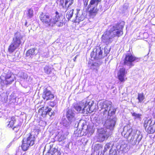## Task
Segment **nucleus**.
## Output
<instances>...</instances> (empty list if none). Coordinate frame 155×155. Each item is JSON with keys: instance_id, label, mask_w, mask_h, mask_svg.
Returning a JSON list of instances; mask_svg holds the SVG:
<instances>
[{"instance_id": "f257e3e1", "label": "nucleus", "mask_w": 155, "mask_h": 155, "mask_svg": "<svg viewBox=\"0 0 155 155\" xmlns=\"http://www.w3.org/2000/svg\"><path fill=\"white\" fill-rule=\"evenodd\" d=\"M112 102L109 101H106L100 103V106L103 111V114L105 117L107 116V119L105 122L104 125L107 129L113 130L115 127L117 118L116 117H111L115 114L116 108L112 106Z\"/></svg>"}, {"instance_id": "f03ea898", "label": "nucleus", "mask_w": 155, "mask_h": 155, "mask_svg": "<svg viewBox=\"0 0 155 155\" xmlns=\"http://www.w3.org/2000/svg\"><path fill=\"white\" fill-rule=\"evenodd\" d=\"M124 25V21H121L110 26L108 30L106 31L102 35V41L108 45L113 41V38L117 36L119 37L122 35L123 33V29Z\"/></svg>"}, {"instance_id": "7ed1b4c3", "label": "nucleus", "mask_w": 155, "mask_h": 155, "mask_svg": "<svg viewBox=\"0 0 155 155\" xmlns=\"http://www.w3.org/2000/svg\"><path fill=\"white\" fill-rule=\"evenodd\" d=\"M39 18L43 23L46 24L48 27H53L56 26L61 27L64 24V17L62 14L57 11L51 15L42 13L40 15Z\"/></svg>"}, {"instance_id": "20e7f679", "label": "nucleus", "mask_w": 155, "mask_h": 155, "mask_svg": "<svg viewBox=\"0 0 155 155\" xmlns=\"http://www.w3.org/2000/svg\"><path fill=\"white\" fill-rule=\"evenodd\" d=\"M73 107L79 113L87 114L96 111V105L93 101L83 100L79 104H74Z\"/></svg>"}, {"instance_id": "39448f33", "label": "nucleus", "mask_w": 155, "mask_h": 155, "mask_svg": "<svg viewBox=\"0 0 155 155\" xmlns=\"http://www.w3.org/2000/svg\"><path fill=\"white\" fill-rule=\"evenodd\" d=\"M122 134H124V137L130 138V143L133 145L138 144L142 138L139 131L133 130L129 127H125Z\"/></svg>"}, {"instance_id": "423d86ee", "label": "nucleus", "mask_w": 155, "mask_h": 155, "mask_svg": "<svg viewBox=\"0 0 155 155\" xmlns=\"http://www.w3.org/2000/svg\"><path fill=\"white\" fill-rule=\"evenodd\" d=\"M23 37L24 36L19 32H17L15 33L12 41L8 48L9 52L12 53L20 45H22L24 42V41L22 42Z\"/></svg>"}, {"instance_id": "0eeeda50", "label": "nucleus", "mask_w": 155, "mask_h": 155, "mask_svg": "<svg viewBox=\"0 0 155 155\" xmlns=\"http://www.w3.org/2000/svg\"><path fill=\"white\" fill-rule=\"evenodd\" d=\"M101 0H83L84 7H87L89 10L91 16H94L98 10V5Z\"/></svg>"}, {"instance_id": "6e6552de", "label": "nucleus", "mask_w": 155, "mask_h": 155, "mask_svg": "<svg viewBox=\"0 0 155 155\" xmlns=\"http://www.w3.org/2000/svg\"><path fill=\"white\" fill-rule=\"evenodd\" d=\"M35 138L34 135L30 133L27 134L22 140L21 148L24 151L27 150L29 146H32L35 144Z\"/></svg>"}, {"instance_id": "1a4fd4ad", "label": "nucleus", "mask_w": 155, "mask_h": 155, "mask_svg": "<svg viewBox=\"0 0 155 155\" xmlns=\"http://www.w3.org/2000/svg\"><path fill=\"white\" fill-rule=\"evenodd\" d=\"M103 50V48L98 46L96 47L91 54V60H98L105 57Z\"/></svg>"}, {"instance_id": "9d476101", "label": "nucleus", "mask_w": 155, "mask_h": 155, "mask_svg": "<svg viewBox=\"0 0 155 155\" xmlns=\"http://www.w3.org/2000/svg\"><path fill=\"white\" fill-rule=\"evenodd\" d=\"M98 134L96 136L97 140L101 142L107 139L111 134V132H108L106 129L101 128L98 130Z\"/></svg>"}, {"instance_id": "9b49d317", "label": "nucleus", "mask_w": 155, "mask_h": 155, "mask_svg": "<svg viewBox=\"0 0 155 155\" xmlns=\"http://www.w3.org/2000/svg\"><path fill=\"white\" fill-rule=\"evenodd\" d=\"M140 58L135 57L131 54H127L124 59V64L131 67L134 66V63L138 62Z\"/></svg>"}, {"instance_id": "f8f14e48", "label": "nucleus", "mask_w": 155, "mask_h": 155, "mask_svg": "<svg viewBox=\"0 0 155 155\" xmlns=\"http://www.w3.org/2000/svg\"><path fill=\"white\" fill-rule=\"evenodd\" d=\"M75 113L74 111L71 109H69L67 111L66 116L68 120L70 122H74L76 120Z\"/></svg>"}, {"instance_id": "ddd939ff", "label": "nucleus", "mask_w": 155, "mask_h": 155, "mask_svg": "<svg viewBox=\"0 0 155 155\" xmlns=\"http://www.w3.org/2000/svg\"><path fill=\"white\" fill-rule=\"evenodd\" d=\"M5 80L4 81V83L6 84H11L15 80V78L14 75L11 72H8L5 76Z\"/></svg>"}, {"instance_id": "4468645a", "label": "nucleus", "mask_w": 155, "mask_h": 155, "mask_svg": "<svg viewBox=\"0 0 155 155\" xmlns=\"http://www.w3.org/2000/svg\"><path fill=\"white\" fill-rule=\"evenodd\" d=\"M42 97L44 100L48 101L53 99L54 96L50 91L46 88L44 89Z\"/></svg>"}, {"instance_id": "2eb2a0df", "label": "nucleus", "mask_w": 155, "mask_h": 155, "mask_svg": "<svg viewBox=\"0 0 155 155\" xmlns=\"http://www.w3.org/2000/svg\"><path fill=\"white\" fill-rule=\"evenodd\" d=\"M84 16L82 13H80V10H77L76 14H75V19L73 20L74 22H79L80 21L84 20Z\"/></svg>"}, {"instance_id": "dca6fc26", "label": "nucleus", "mask_w": 155, "mask_h": 155, "mask_svg": "<svg viewBox=\"0 0 155 155\" xmlns=\"http://www.w3.org/2000/svg\"><path fill=\"white\" fill-rule=\"evenodd\" d=\"M126 73V70L125 68H120L119 72L118 74V77L119 79L121 82L124 81V77L125 74Z\"/></svg>"}, {"instance_id": "f3484780", "label": "nucleus", "mask_w": 155, "mask_h": 155, "mask_svg": "<svg viewBox=\"0 0 155 155\" xmlns=\"http://www.w3.org/2000/svg\"><path fill=\"white\" fill-rule=\"evenodd\" d=\"M44 72L47 74H54L55 71L54 68L50 65H46L44 68Z\"/></svg>"}, {"instance_id": "a211bd4d", "label": "nucleus", "mask_w": 155, "mask_h": 155, "mask_svg": "<svg viewBox=\"0 0 155 155\" xmlns=\"http://www.w3.org/2000/svg\"><path fill=\"white\" fill-rule=\"evenodd\" d=\"M48 107H43L39 110V113L42 112L41 115L43 117H45L48 114Z\"/></svg>"}, {"instance_id": "6ab92c4d", "label": "nucleus", "mask_w": 155, "mask_h": 155, "mask_svg": "<svg viewBox=\"0 0 155 155\" xmlns=\"http://www.w3.org/2000/svg\"><path fill=\"white\" fill-rule=\"evenodd\" d=\"M59 5L63 8L66 9V11L68 9V5L66 0H59Z\"/></svg>"}, {"instance_id": "aec40b11", "label": "nucleus", "mask_w": 155, "mask_h": 155, "mask_svg": "<svg viewBox=\"0 0 155 155\" xmlns=\"http://www.w3.org/2000/svg\"><path fill=\"white\" fill-rule=\"evenodd\" d=\"M16 120L15 117H11V120L8 122H7V126L8 127H12L15 123Z\"/></svg>"}, {"instance_id": "412c9836", "label": "nucleus", "mask_w": 155, "mask_h": 155, "mask_svg": "<svg viewBox=\"0 0 155 155\" xmlns=\"http://www.w3.org/2000/svg\"><path fill=\"white\" fill-rule=\"evenodd\" d=\"M35 49L34 48L28 50L26 53V56L32 58L31 56L35 54Z\"/></svg>"}, {"instance_id": "4be33fe9", "label": "nucleus", "mask_w": 155, "mask_h": 155, "mask_svg": "<svg viewBox=\"0 0 155 155\" xmlns=\"http://www.w3.org/2000/svg\"><path fill=\"white\" fill-rule=\"evenodd\" d=\"M18 76L21 79H27L28 77V75L26 73L22 71L19 72L18 74Z\"/></svg>"}, {"instance_id": "5701e85b", "label": "nucleus", "mask_w": 155, "mask_h": 155, "mask_svg": "<svg viewBox=\"0 0 155 155\" xmlns=\"http://www.w3.org/2000/svg\"><path fill=\"white\" fill-rule=\"evenodd\" d=\"M110 47L108 45H106L104 49V54L105 56H107V54H109L110 52Z\"/></svg>"}, {"instance_id": "b1692460", "label": "nucleus", "mask_w": 155, "mask_h": 155, "mask_svg": "<svg viewBox=\"0 0 155 155\" xmlns=\"http://www.w3.org/2000/svg\"><path fill=\"white\" fill-rule=\"evenodd\" d=\"M145 96L143 93L138 94L137 99L138 100V103H141L145 99Z\"/></svg>"}, {"instance_id": "393cba45", "label": "nucleus", "mask_w": 155, "mask_h": 155, "mask_svg": "<svg viewBox=\"0 0 155 155\" xmlns=\"http://www.w3.org/2000/svg\"><path fill=\"white\" fill-rule=\"evenodd\" d=\"M73 11L74 10H71L68 12L66 14V17L68 20H69L72 17L73 14Z\"/></svg>"}, {"instance_id": "a878e982", "label": "nucleus", "mask_w": 155, "mask_h": 155, "mask_svg": "<svg viewBox=\"0 0 155 155\" xmlns=\"http://www.w3.org/2000/svg\"><path fill=\"white\" fill-rule=\"evenodd\" d=\"M131 114L132 116L134 117V119H140L141 118L140 117L141 116V114H137L134 112H131Z\"/></svg>"}, {"instance_id": "bb28decb", "label": "nucleus", "mask_w": 155, "mask_h": 155, "mask_svg": "<svg viewBox=\"0 0 155 155\" xmlns=\"http://www.w3.org/2000/svg\"><path fill=\"white\" fill-rule=\"evenodd\" d=\"M33 10L31 8L29 9L27 13V17L28 18H30L33 17Z\"/></svg>"}, {"instance_id": "cd10ccee", "label": "nucleus", "mask_w": 155, "mask_h": 155, "mask_svg": "<svg viewBox=\"0 0 155 155\" xmlns=\"http://www.w3.org/2000/svg\"><path fill=\"white\" fill-rule=\"evenodd\" d=\"M147 129L150 131V133H153L155 132V122H154L151 127H148Z\"/></svg>"}, {"instance_id": "c85d7f7f", "label": "nucleus", "mask_w": 155, "mask_h": 155, "mask_svg": "<svg viewBox=\"0 0 155 155\" xmlns=\"http://www.w3.org/2000/svg\"><path fill=\"white\" fill-rule=\"evenodd\" d=\"M99 66V64L97 63H94L92 64L91 66V68L93 70L97 71L98 67Z\"/></svg>"}, {"instance_id": "c756f323", "label": "nucleus", "mask_w": 155, "mask_h": 155, "mask_svg": "<svg viewBox=\"0 0 155 155\" xmlns=\"http://www.w3.org/2000/svg\"><path fill=\"white\" fill-rule=\"evenodd\" d=\"M72 122H70L69 121L68 122L66 120H64L63 121L62 124L65 127L68 128L70 127V125Z\"/></svg>"}, {"instance_id": "7c9ffc66", "label": "nucleus", "mask_w": 155, "mask_h": 155, "mask_svg": "<svg viewBox=\"0 0 155 155\" xmlns=\"http://www.w3.org/2000/svg\"><path fill=\"white\" fill-rule=\"evenodd\" d=\"M153 124H152V121L151 120H149L147 122L145 123L144 127H145V129H147L148 127H151Z\"/></svg>"}, {"instance_id": "2f4dec72", "label": "nucleus", "mask_w": 155, "mask_h": 155, "mask_svg": "<svg viewBox=\"0 0 155 155\" xmlns=\"http://www.w3.org/2000/svg\"><path fill=\"white\" fill-rule=\"evenodd\" d=\"M48 114L50 117L54 116L55 114L54 111L52 110L51 108L48 107Z\"/></svg>"}, {"instance_id": "473e14b6", "label": "nucleus", "mask_w": 155, "mask_h": 155, "mask_svg": "<svg viewBox=\"0 0 155 155\" xmlns=\"http://www.w3.org/2000/svg\"><path fill=\"white\" fill-rule=\"evenodd\" d=\"M51 152L52 155H60L59 151L57 149L55 148H51Z\"/></svg>"}, {"instance_id": "72a5a7b5", "label": "nucleus", "mask_w": 155, "mask_h": 155, "mask_svg": "<svg viewBox=\"0 0 155 155\" xmlns=\"http://www.w3.org/2000/svg\"><path fill=\"white\" fill-rule=\"evenodd\" d=\"M109 155H118L117 151L115 149H110V150Z\"/></svg>"}, {"instance_id": "f704fd0d", "label": "nucleus", "mask_w": 155, "mask_h": 155, "mask_svg": "<svg viewBox=\"0 0 155 155\" xmlns=\"http://www.w3.org/2000/svg\"><path fill=\"white\" fill-rule=\"evenodd\" d=\"M21 125L20 124H18L13 128V130H14L16 133L17 132L20 128Z\"/></svg>"}, {"instance_id": "c9c22d12", "label": "nucleus", "mask_w": 155, "mask_h": 155, "mask_svg": "<svg viewBox=\"0 0 155 155\" xmlns=\"http://www.w3.org/2000/svg\"><path fill=\"white\" fill-rule=\"evenodd\" d=\"M66 3L68 5V8L70 7L73 4L74 0H66Z\"/></svg>"}, {"instance_id": "e433bc0d", "label": "nucleus", "mask_w": 155, "mask_h": 155, "mask_svg": "<svg viewBox=\"0 0 155 155\" xmlns=\"http://www.w3.org/2000/svg\"><path fill=\"white\" fill-rule=\"evenodd\" d=\"M58 140L59 142L62 141L65 139V137H64V135H62L61 136L59 135L58 136Z\"/></svg>"}, {"instance_id": "4c0bfd02", "label": "nucleus", "mask_w": 155, "mask_h": 155, "mask_svg": "<svg viewBox=\"0 0 155 155\" xmlns=\"http://www.w3.org/2000/svg\"><path fill=\"white\" fill-rule=\"evenodd\" d=\"M110 147V145L108 143L106 144L105 146L104 149L103 150V152L104 153H105Z\"/></svg>"}, {"instance_id": "58836bf2", "label": "nucleus", "mask_w": 155, "mask_h": 155, "mask_svg": "<svg viewBox=\"0 0 155 155\" xmlns=\"http://www.w3.org/2000/svg\"><path fill=\"white\" fill-rule=\"evenodd\" d=\"M45 155H52L51 152V148H50V149L49 150Z\"/></svg>"}, {"instance_id": "ea45409f", "label": "nucleus", "mask_w": 155, "mask_h": 155, "mask_svg": "<svg viewBox=\"0 0 155 155\" xmlns=\"http://www.w3.org/2000/svg\"><path fill=\"white\" fill-rule=\"evenodd\" d=\"M56 103L55 102H51L49 103V105L52 107H54L56 105Z\"/></svg>"}, {"instance_id": "a19ab883", "label": "nucleus", "mask_w": 155, "mask_h": 155, "mask_svg": "<svg viewBox=\"0 0 155 155\" xmlns=\"http://www.w3.org/2000/svg\"><path fill=\"white\" fill-rule=\"evenodd\" d=\"M77 55H76L73 59V60L74 61H75V60L77 58Z\"/></svg>"}, {"instance_id": "79ce46f5", "label": "nucleus", "mask_w": 155, "mask_h": 155, "mask_svg": "<svg viewBox=\"0 0 155 155\" xmlns=\"http://www.w3.org/2000/svg\"><path fill=\"white\" fill-rule=\"evenodd\" d=\"M25 26H26V27H28V25H27V22L26 21L25 23Z\"/></svg>"}, {"instance_id": "37998d69", "label": "nucleus", "mask_w": 155, "mask_h": 155, "mask_svg": "<svg viewBox=\"0 0 155 155\" xmlns=\"http://www.w3.org/2000/svg\"><path fill=\"white\" fill-rule=\"evenodd\" d=\"M80 125V124L79 123L78 124V126Z\"/></svg>"}, {"instance_id": "c03bdc74", "label": "nucleus", "mask_w": 155, "mask_h": 155, "mask_svg": "<svg viewBox=\"0 0 155 155\" xmlns=\"http://www.w3.org/2000/svg\"><path fill=\"white\" fill-rule=\"evenodd\" d=\"M84 126V124H82L81 125V126Z\"/></svg>"}, {"instance_id": "a18cd8bd", "label": "nucleus", "mask_w": 155, "mask_h": 155, "mask_svg": "<svg viewBox=\"0 0 155 155\" xmlns=\"http://www.w3.org/2000/svg\"><path fill=\"white\" fill-rule=\"evenodd\" d=\"M1 62L0 61V64H1Z\"/></svg>"}]
</instances>
